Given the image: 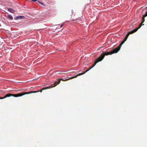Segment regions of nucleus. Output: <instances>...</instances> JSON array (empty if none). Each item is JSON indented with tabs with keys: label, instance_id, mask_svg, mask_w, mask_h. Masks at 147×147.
Here are the masks:
<instances>
[{
	"label": "nucleus",
	"instance_id": "obj_1",
	"mask_svg": "<svg viewBox=\"0 0 147 147\" xmlns=\"http://www.w3.org/2000/svg\"><path fill=\"white\" fill-rule=\"evenodd\" d=\"M137 30L138 29H135L129 32L126 35L123 41L121 42L120 45L117 48L113 49L111 51L105 52L106 54V55H111L114 53H117L120 50L122 45H123L125 42L126 40L129 35L136 32L137 31Z\"/></svg>",
	"mask_w": 147,
	"mask_h": 147
},
{
	"label": "nucleus",
	"instance_id": "obj_8",
	"mask_svg": "<svg viewBox=\"0 0 147 147\" xmlns=\"http://www.w3.org/2000/svg\"><path fill=\"white\" fill-rule=\"evenodd\" d=\"M8 10L12 13H14L15 12V11L13 9L11 8H8Z\"/></svg>",
	"mask_w": 147,
	"mask_h": 147
},
{
	"label": "nucleus",
	"instance_id": "obj_4",
	"mask_svg": "<svg viewBox=\"0 0 147 147\" xmlns=\"http://www.w3.org/2000/svg\"><path fill=\"white\" fill-rule=\"evenodd\" d=\"M61 80L65 81L64 80L60 78V79H59L57 81L55 82L53 84V85L52 86H51L50 87H47L43 88L42 89L39 90L38 91H32V92H36V93H37L39 92H41L42 91V90H43L47 89L50 88H51L55 86H56L57 85H58L60 83Z\"/></svg>",
	"mask_w": 147,
	"mask_h": 147
},
{
	"label": "nucleus",
	"instance_id": "obj_14",
	"mask_svg": "<svg viewBox=\"0 0 147 147\" xmlns=\"http://www.w3.org/2000/svg\"><path fill=\"white\" fill-rule=\"evenodd\" d=\"M33 2H35L37 0H31Z\"/></svg>",
	"mask_w": 147,
	"mask_h": 147
},
{
	"label": "nucleus",
	"instance_id": "obj_3",
	"mask_svg": "<svg viewBox=\"0 0 147 147\" xmlns=\"http://www.w3.org/2000/svg\"><path fill=\"white\" fill-rule=\"evenodd\" d=\"M105 55H106V54L105 53V52L102 53L101 55L98 58H97L96 60L94 62V65H93L92 67H90L85 72L83 73H80V74H78L76 76H75L71 77L70 78H69V77H67V79H66L65 80H64L65 81H67V80H68L70 79H72L74 78H76L78 76H80L84 74L86 72H87L88 71H89L90 69H91L97 63H98V62L100 61H101L103 59V58L104 57Z\"/></svg>",
	"mask_w": 147,
	"mask_h": 147
},
{
	"label": "nucleus",
	"instance_id": "obj_12",
	"mask_svg": "<svg viewBox=\"0 0 147 147\" xmlns=\"http://www.w3.org/2000/svg\"><path fill=\"white\" fill-rule=\"evenodd\" d=\"M143 16H144V17H146V16H147V11L146 12V14L144 15Z\"/></svg>",
	"mask_w": 147,
	"mask_h": 147
},
{
	"label": "nucleus",
	"instance_id": "obj_16",
	"mask_svg": "<svg viewBox=\"0 0 147 147\" xmlns=\"http://www.w3.org/2000/svg\"><path fill=\"white\" fill-rule=\"evenodd\" d=\"M74 71H73V72H71V73H74Z\"/></svg>",
	"mask_w": 147,
	"mask_h": 147
},
{
	"label": "nucleus",
	"instance_id": "obj_13",
	"mask_svg": "<svg viewBox=\"0 0 147 147\" xmlns=\"http://www.w3.org/2000/svg\"><path fill=\"white\" fill-rule=\"evenodd\" d=\"M37 2H38V3H40L42 5H43V4L42 3L40 2L39 1H37Z\"/></svg>",
	"mask_w": 147,
	"mask_h": 147
},
{
	"label": "nucleus",
	"instance_id": "obj_2",
	"mask_svg": "<svg viewBox=\"0 0 147 147\" xmlns=\"http://www.w3.org/2000/svg\"><path fill=\"white\" fill-rule=\"evenodd\" d=\"M137 30L138 29H135L129 32L126 35L123 41L121 42L120 45L117 48L113 49L111 51L105 52L106 54V55H111L114 53H117L120 50L122 45H123L125 42L126 40L129 35L136 32L137 31Z\"/></svg>",
	"mask_w": 147,
	"mask_h": 147
},
{
	"label": "nucleus",
	"instance_id": "obj_6",
	"mask_svg": "<svg viewBox=\"0 0 147 147\" xmlns=\"http://www.w3.org/2000/svg\"><path fill=\"white\" fill-rule=\"evenodd\" d=\"M11 96H13V94H8L5 95L4 97H0V99H3L7 97H9Z\"/></svg>",
	"mask_w": 147,
	"mask_h": 147
},
{
	"label": "nucleus",
	"instance_id": "obj_11",
	"mask_svg": "<svg viewBox=\"0 0 147 147\" xmlns=\"http://www.w3.org/2000/svg\"><path fill=\"white\" fill-rule=\"evenodd\" d=\"M145 18V17H144V16H143V17L142 18V23H143L144 22V21H145V19H144Z\"/></svg>",
	"mask_w": 147,
	"mask_h": 147
},
{
	"label": "nucleus",
	"instance_id": "obj_7",
	"mask_svg": "<svg viewBox=\"0 0 147 147\" xmlns=\"http://www.w3.org/2000/svg\"><path fill=\"white\" fill-rule=\"evenodd\" d=\"M24 18V16H18L15 18L14 19L16 20H18V19H22Z\"/></svg>",
	"mask_w": 147,
	"mask_h": 147
},
{
	"label": "nucleus",
	"instance_id": "obj_9",
	"mask_svg": "<svg viewBox=\"0 0 147 147\" xmlns=\"http://www.w3.org/2000/svg\"><path fill=\"white\" fill-rule=\"evenodd\" d=\"M8 17L9 19H10L11 20H12L13 19V17L11 15L8 16Z\"/></svg>",
	"mask_w": 147,
	"mask_h": 147
},
{
	"label": "nucleus",
	"instance_id": "obj_15",
	"mask_svg": "<svg viewBox=\"0 0 147 147\" xmlns=\"http://www.w3.org/2000/svg\"><path fill=\"white\" fill-rule=\"evenodd\" d=\"M63 26V25H61V26H60V28H61Z\"/></svg>",
	"mask_w": 147,
	"mask_h": 147
},
{
	"label": "nucleus",
	"instance_id": "obj_10",
	"mask_svg": "<svg viewBox=\"0 0 147 147\" xmlns=\"http://www.w3.org/2000/svg\"><path fill=\"white\" fill-rule=\"evenodd\" d=\"M143 23H142V22L140 25H139V27L138 28H136V29H138V30L140 28V27L141 26H142V24Z\"/></svg>",
	"mask_w": 147,
	"mask_h": 147
},
{
	"label": "nucleus",
	"instance_id": "obj_5",
	"mask_svg": "<svg viewBox=\"0 0 147 147\" xmlns=\"http://www.w3.org/2000/svg\"><path fill=\"white\" fill-rule=\"evenodd\" d=\"M36 92H24L22 93H19L17 94H13V96L18 97L22 96L26 94H29L32 93H36Z\"/></svg>",
	"mask_w": 147,
	"mask_h": 147
}]
</instances>
